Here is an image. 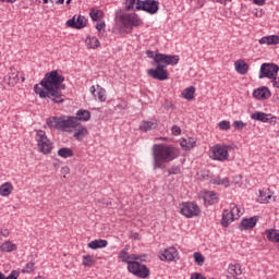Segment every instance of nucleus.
I'll return each mask as SVG.
<instances>
[{"label":"nucleus","mask_w":279,"mask_h":279,"mask_svg":"<svg viewBox=\"0 0 279 279\" xmlns=\"http://www.w3.org/2000/svg\"><path fill=\"white\" fill-rule=\"evenodd\" d=\"M4 82L8 86H16L19 82H25V74L21 73L15 68H10V73L4 76Z\"/></svg>","instance_id":"9b49d317"},{"label":"nucleus","mask_w":279,"mask_h":279,"mask_svg":"<svg viewBox=\"0 0 279 279\" xmlns=\"http://www.w3.org/2000/svg\"><path fill=\"white\" fill-rule=\"evenodd\" d=\"M158 1L156 0H144L142 1L143 12H147L148 14H156L158 12Z\"/></svg>","instance_id":"2eb2a0df"},{"label":"nucleus","mask_w":279,"mask_h":279,"mask_svg":"<svg viewBox=\"0 0 279 279\" xmlns=\"http://www.w3.org/2000/svg\"><path fill=\"white\" fill-rule=\"evenodd\" d=\"M85 45L87 49H99L100 43L99 39L95 36H87L85 39Z\"/></svg>","instance_id":"bb28decb"},{"label":"nucleus","mask_w":279,"mask_h":279,"mask_svg":"<svg viewBox=\"0 0 279 279\" xmlns=\"http://www.w3.org/2000/svg\"><path fill=\"white\" fill-rule=\"evenodd\" d=\"M89 16L92 21H101L104 17V11L93 8L89 10Z\"/></svg>","instance_id":"c9c22d12"},{"label":"nucleus","mask_w":279,"mask_h":279,"mask_svg":"<svg viewBox=\"0 0 279 279\" xmlns=\"http://www.w3.org/2000/svg\"><path fill=\"white\" fill-rule=\"evenodd\" d=\"M62 82H64V78L58 75V71H52L47 73L39 84L34 86V90L41 99L48 97L53 104H62L64 101L62 92H60V84Z\"/></svg>","instance_id":"f257e3e1"},{"label":"nucleus","mask_w":279,"mask_h":279,"mask_svg":"<svg viewBox=\"0 0 279 279\" xmlns=\"http://www.w3.org/2000/svg\"><path fill=\"white\" fill-rule=\"evenodd\" d=\"M260 197H262V202H264V204H269V199H271V195H267L264 196L263 192L259 191Z\"/></svg>","instance_id":"09e8293b"},{"label":"nucleus","mask_w":279,"mask_h":279,"mask_svg":"<svg viewBox=\"0 0 279 279\" xmlns=\"http://www.w3.org/2000/svg\"><path fill=\"white\" fill-rule=\"evenodd\" d=\"M182 97H183V99H186L187 101L193 100L195 97V87L190 86V87L185 88L182 92Z\"/></svg>","instance_id":"f704fd0d"},{"label":"nucleus","mask_w":279,"mask_h":279,"mask_svg":"<svg viewBox=\"0 0 279 279\" xmlns=\"http://www.w3.org/2000/svg\"><path fill=\"white\" fill-rule=\"evenodd\" d=\"M47 125L51 130L60 132H73L80 125L77 118L71 116L50 117L47 120Z\"/></svg>","instance_id":"20e7f679"},{"label":"nucleus","mask_w":279,"mask_h":279,"mask_svg":"<svg viewBox=\"0 0 279 279\" xmlns=\"http://www.w3.org/2000/svg\"><path fill=\"white\" fill-rule=\"evenodd\" d=\"M73 136L76 138V141H83L85 136H88V129L78 124Z\"/></svg>","instance_id":"c756f323"},{"label":"nucleus","mask_w":279,"mask_h":279,"mask_svg":"<svg viewBox=\"0 0 279 279\" xmlns=\"http://www.w3.org/2000/svg\"><path fill=\"white\" fill-rule=\"evenodd\" d=\"M279 66L275 63H263L259 70V80H276L278 77Z\"/></svg>","instance_id":"9d476101"},{"label":"nucleus","mask_w":279,"mask_h":279,"mask_svg":"<svg viewBox=\"0 0 279 279\" xmlns=\"http://www.w3.org/2000/svg\"><path fill=\"white\" fill-rule=\"evenodd\" d=\"M230 146L226 144H216L209 148V158L218 160V162H226L230 158Z\"/></svg>","instance_id":"423d86ee"},{"label":"nucleus","mask_w":279,"mask_h":279,"mask_svg":"<svg viewBox=\"0 0 279 279\" xmlns=\"http://www.w3.org/2000/svg\"><path fill=\"white\" fill-rule=\"evenodd\" d=\"M16 0H7L8 3H15Z\"/></svg>","instance_id":"680f3d73"},{"label":"nucleus","mask_w":279,"mask_h":279,"mask_svg":"<svg viewBox=\"0 0 279 279\" xmlns=\"http://www.w3.org/2000/svg\"><path fill=\"white\" fill-rule=\"evenodd\" d=\"M17 246L12 241H5L0 245V251L4 253L16 252Z\"/></svg>","instance_id":"7c9ffc66"},{"label":"nucleus","mask_w":279,"mask_h":279,"mask_svg":"<svg viewBox=\"0 0 279 279\" xmlns=\"http://www.w3.org/2000/svg\"><path fill=\"white\" fill-rule=\"evenodd\" d=\"M44 3H45V4L49 3V0H44Z\"/></svg>","instance_id":"0e129e2a"},{"label":"nucleus","mask_w":279,"mask_h":279,"mask_svg":"<svg viewBox=\"0 0 279 279\" xmlns=\"http://www.w3.org/2000/svg\"><path fill=\"white\" fill-rule=\"evenodd\" d=\"M0 279H5V275H3V272L0 271Z\"/></svg>","instance_id":"052dcab7"},{"label":"nucleus","mask_w":279,"mask_h":279,"mask_svg":"<svg viewBox=\"0 0 279 279\" xmlns=\"http://www.w3.org/2000/svg\"><path fill=\"white\" fill-rule=\"evenodd\" d=\"M146 54L148 58H153V60L156 58V54H154V51H147Z\"/></svg>","instance_id":"4d7b16f0"},{"label":"nucleus","mask_w":279,"mask_h":279,"mask_svg":"<svg viewBox=\"0 0 279 279\" xmlns=\"http://www.w3.org/2000/svg\"><path fill=\"white\" fill-rule=\"evenodd\" d=\"M12 191H14V185H12L10 182H5L0 185L1 197H9L10 195H12Z\"/></svg>","instance_id":"b1692460"},{"label":"nucleus","mask_w":279,"mask_h":279,"mask_svg":"<svg viewBox=\"0 0 279 279\" xmlns=\"http://www.w3.org/2000/svg\"><path fill=\"white\" fill-rule=\"evenodd\" d=\"M255 5H264L265 0H252Z\"/></svg>","instance_id":"6e6d98bb"},{"label":"nucleus","mask_w":279,"mask_h":279,"mask_svg":"<svg viewBox=\"0 0 279 279\" xmlns=\"http://www.w3.org/2000/svg\"><path fill=\"white\" fill-rule=\"evenodd\" d=\"M96 29H97L98 32H101V31L106 29V22L97 23V24H96Z\"/></svg>","instance_id":"8fccbe9b"},{"label":"nucleus","mask_w":279,"mask_h":279,"mask_svg":"<svg viewBox=\"0 0 279 279\" xmlns=\"http://www.w3.org/2000/svg\"><path fill=\"white\" fill-rule=\"evenodd\" d=\"M73 0H66V5H70V3L72 2Z\"/></svg>","instance_id":"e2e57ef3"},{"label":"nucleus","mask_w":279,"mask_h":279,"mask_svg":"<svg viewBox=\"0 0 279 279\" xmlns=\"http://www.w3.org/2000/svg\"><path fill=\"white\" fill-rule=\"evenodd\" d=\"M128 271L136 276L137 278H149V268L145 264L138 263V260H132L128 266Z\"/></svg>","instance_id":"1a4fd4ad"},{"label":"nucleus","mask_w":279,"mask_h":279,"mask_svg":"<svg viewBox=\"0 0 279 279\" xmlns=\"http://www.w3.org/2000/svg\"><path fill=\"white\" fill-rule=\"evenodd\" d=\"M169 175H178L181 173L180 167H172L168 170Z\"/></svg>","instance_id":"49530a36"},{"label":"nucleus","mask_w":279,"mask_h":279,"mask_svg":"<svg viewBox=\"0 0 279 279\" xmlns=\"http://www.w3.org/2000/svg\"><path fill=\"white\" fill-rule=\"evenodd\" d=\"M119 258H121L122 263H126L128 266L132 260H141V256L136 254L128 255V251H121L119 253Z\"/></svg>","instance_id":"412c9836"},{"label":"nucleus","mask_w":279,"mask_h":279,"mask_svg":"<svg viewBox=\"0 0 279 279\" xmlns=\"http://www.w3.org/2000/svg\"><path fill=\"white\" fill-rule=\"evenodd\" d=\"M215 3H220V5H227L228 3L232 2V0H214Z\"/></svg>","instance_id":"603ef678"},{"label":"nucleus","mask_w":279,"mask_h":279,"mask_svg":"<svg viewBox=\"0 0 279 279\" xmlns=\"http://www.w3.org/2000/svg\"><path fill=\"white\" fill-rule=\"evenodd\" d=\"M61 172L64 174V175H69V173L71 172V169H69V167H63L61 168Z\"/></svg>","instance_id":"5fc2aeb1"},{"label":"nucleus","mask_w":279,"mask_h":279,"mask_svg":"<svg viewBox=\"0 0 279 279\" xmlns=\"http://www.w3.org/2000/svg\"><path fill=\"white\" fill-rule=\"evenodd\" d=\"M143 5V0H125L124 8L126 12L133 11L138 12L141 11Z\"/></svg>","instance_id":"a211bd4d"},{"label":"nucleus","mask_w":279,"mask_h":279,"mask_svg":"<svg viewBox=\"0 0 279 279\" xmlns=\"http://www.w3.org/2000/svg\"><path fill=\"white\" fill-rule=\"evenodd\" d=\"M253 97L259 101H265L271 97V90L266 86L258 87L253 90Z\"/></svg>","instance_id":"4468645a"},{"label":"nucleus","mask_w":279,"mask_h":279,"mask_svg":"<svg viewBox=\"0 0 279 279\" xmlns=\"http://www.w3.org/2000/svg\"><path fill=\"white\" fill-rule=\"evenodd\" d=\"M274 99H277V101H279V90L275 94Z\"/></svg>","instance_id":"bf43d9fd"},{"label":"nucleus","mask_w":279,"mask_h":279,"mask_svg":"<svg viewBox=\"0 0 279 279\" xmlns=\"http://www.w3.org/2000/svg\"><path fill=\"white\" fill-rule=\"evenodd\" d=\"M191 279H206L202 274L199 272H194L191 275Z\"/></svg>","instance_id":"3c124183"},{"label":"nucleus","mask_w":279,"mask_h":279,"mask_svg":"<svg viewBox=\"0 0 279 279\" xmlns=\"http://www.w3.org/2000/svg\"><path fill=\"white\" fill-rule=\"evenodd\" d=\"M180 62V56L174 54H163V53H156L154 61L151 62L153 66L156 69L147 70V74L153 80H159V82H165V80H169V74L167 72V66H175Z\"/></svg>","instance_id":"f03ea898"},{"label":"nucleus","mask_w":279,"mask_h":279,"mask_svg":"<svg viewBox=\"0 0 279 279\" xmlns=\"http://www.w3.org/2000/svg\"><path fill=\"white\" fill-rule=\"evenodd\" d=\"M232 126L234 128V130H243L244 128H247V123L241 120H236L232 123Z\"/></svg>","instance_id":"37998d69"},{"label":"nucleus","mask_w":279,"mask_h":279,"mask_svg":"<svg viewBox=\"0 0 279 279\" xmlns=\"http://www.w3.org/2000/svg\"><path fill=\"white\" fill-rule=\"evenodd\" d=\"M180 214L186 219L199 217L202 209L195 202H183L179 205Z\"/></svg>","instance_id":"6e6552de"},{"label":"nucleus","mask_w":279,"mask_h":279,"mask_svg":"<svg viewBox=\"0 0 279 279\" xmlns=\"http://www.w3.org/2000/svg\"><path fill=\"white\" fill-rule=\"evenodd\" d=\"M234 68L236 73H240V75H245L247 71H250V65H247L243 60L235 61Z\"/></svg>","instance_id":"5701e85b"},{"label":"nucleus","mask_w":279,"mask_h":279,"mask_svg":"<svg viewBox=\"0 0 279 279\" xmlns=\"http://www.w3.org/2000/svg\"><path fill=\"white\" fill-rule=\"evenodd\" d=\"M256 223H258L257 217L244 218L240 222L239 230H241V232L252 230V228H256Z\"/></svg>","instance_id":"dca6fc26"},{"label":"nucleus","mask_w":279,"mask_h":279,"mask_svg":"<svg viewBox=\"0 0 279 279\" xmlns=\"http://www.w3.org/2000/svg\"><path fill=\"white\" fill-rule=\"evenodd\" d=\"M8 236H10V230L0 229V239H8Z\"/></svg>","instance_id":"de8ad7c7"},{"label":"nucleus","mask_w":279,"mask_h":279,"mask_svg":"<svg viewBox=\"0 0 279 279\" xmlns=\"http://www.w3.org/2000/svg\"><path fill=\"white\" fill-rule=\"evenodd\" d=\"M95 265V256L93 255H84L83 256V266L84 267H93Z\"/></svg>","instance_id":"ea45409f"},{"label":"nucleus","mask_w":279,"mask_h":279,"mask_svg":"<svg viewBox=\"0 0 279 279\" xmlns=\"http://www.w3.org/2000/svg\"><path fill=\"white\" fill-rule=\"evenodd\" d=\"M194 260L196 265H204V255H202V253H194Z\"/></svg>","instance_id":"c03bdc74"},{"label":"nucleus","mask_w":279,"mask_h":279,"mask_svg":"<svg viewBox=\"0 0 279 279\" xmlns=\"http://www.w3.org/2000/svg\"><path fill=\"white\" fill-rule=\"evenodd\" d=\"M265 235L270 243H279V232L276 229H267Z\"/></svg>","instance_id":"c85d7f7f"},{"label":"nucleus","mask_w":279,"mask_h":279,"mask_svg":"<svg viewBox=\"0 0 279 279\" xmlns=\"http://www.w3.org/2000/svg\"><path fill=\"white\" fill-rule=\"evenodd\" d=\"M211 184H217L218 186H230V179H228L227 177L226 178H215L211 180Z\"/></svg>","instance_id":"4c0bfd02"},{"label":"nucleus","mask_w":279,"mask_h":279,"mask_svg":"<svg viewBox=\"0 0 279 279\" xmlns=\"http://www.w3.org/2000/svg\"><path fill=\"white\" fill-rule=\"evenodd\" d=\"M272 86L275 87V88H279V77L278 76H276L275 78H272Z\"/></svg>","instance_id":"864d4df0"},{"label":"nucleus","mask_w":279,"mask_h":279,"mask_svg":"<svg viewBox=\"0 0 279 279\" xmlns=\"http://www.w3.org/2000/svg\"><path fill=\"white\" fill-rule=\"evenodd\" d=\"M56 3L57 5H62V3H64V0H57Z\"/></svg>","instance_id":"13d9d810"},{"label":"nucleus","mask_w":279,"mask_h":279,"mask_svg":"<svg viewBox=\"0 0 279 279\" xmlns=\"http://www.w3.org/2000/svg\"><path fill=\"white\" fill-rule=\"evenodd\" d=\"M156 128H158L156 121H143L140 125V130H143V132H149V130H156Z\"/></svg>","instance_id":"2f4dec72"},{"label":"nucleus","mask_w":279,"mask_h":279,"mask_svg":"<svg viewBox=\"0 0 279 279\" xmlns=\"http://www.w3.org/2000/svg\"><path fill=\"white\" fill-rule=\"evenodd\" d=\"M218 128H219V130L228 132V130H230V128H231L230 121H228V120L220 121L218 123Z\"/></svg>","instance_id":"a19ab883"},{"label":"nucleus","mask_w":279,"mask_h":279,"mask_svg":"<svg viewBox=\"0 0 279 279\" xmlns=\"http://www.w3.org/2000/svg\"><path fill=\"white\" fill-rule=\"evenodd\" d=\"M201 197L204 199L205 204H209L211 206L213 204H217V193L213 191H203L201 192Z\"/></svg>","instance_id":"6ab92c4d"},{"label":"nucleus","mask_w":279,"mask_h":279,"mask_svg":"<svg viewBox=\"0 0 279 279\" xmlns=\"http://www.w3.org/2000/svg\"><path fill=\"white\" fill-rule=\"evenodd\" d=\"M88 23V19L84 15H74L72 19L68 20L65 25L72 29H84Z\"/></svg>","instance_id":"f8f14e48"},{"label":"nucleus","mask_w":279,"mask_h":279,"mask_svg":"<svg viewBox=\"0 0 279 279\" xmlns=\"http://www.w3.org/2000/svg\"><path fill=\"white\" fill-rule=\"evenodd\" d=\"M171 132L173 136H180L182 134V129H180L178 125H173L171 128Z\"/></svg>","instance_id":"a18cd8bd"},{"label":"nucleus","mask_w":279,"mask_h":279,"mask_svg":"<svg viewBox=\"0 0 279 279\" xmlns=\"http://www.w3.org/2000/svg\"><path fill=\"white\" fill-rule=\"evenodd\" d=\"M271 114L257 111L251 116L254 121H262V123H269Z\"/></svg>","instance_id":"cd10ccee"},{"label":"nucleus","mask_w":279,"mask_h":279,"mask_svg":"<svg viewBox=\"0 0 279 279\" xmlns=\"http://www.w3.org/2000/svg\"><path fill=\"white\" fill-rule=\"evenodd\" d=\"M229 211H231L232 216L235 218V219H239V217H241V215H243L244 210L243 208L236 206V204L232 203L230 205V209Z\"/></svg>","instance_id":"e433bc0d"},{"label":"nucleus","mask_w":279,"mask_h":279,"mask_svg":"<svg viewBox=\"0 0 279 279\" xmlns=\"http://www.w3.org/2000/svg\"><path fill=\"white\" fill-rule=\"evenodd\" d=\"M75 119H77L78 123L80 121H90V111L81 109L76 112Z\"/></svg>","instance_id":"473e14b6"},{"label":"nucleus","mask_w":279,"mask_h":279,"mask_svg":"<svg viewBox=\"0 0 279 279\" xmlns=\"http://www.w3.org/2000/svg\"><path fill=\"white\" fill-rule=\"evenodd\" d=\"M118 21L125 29H133V27H141L143 20L136 13H122L118 16Z\"/></svg>","instance_id":"0eeeda50"},{"label":"nucleus","mask_w":279,"mask_h":279,"mask_svg":"<svg viewBox=\"0 0 279 279\" xmlns=\"http://www.w3.org/2000/svg\"><path fill=\"white\" fill-rule=\"evenodd\" d=\"M178 248L168 247L162 253L159 254L160 260H168L169 263L178 260Z\"/></svg>","instance_id":"ddd939ff"},{"label":"nucleus","mask_w":279,"mask_h":279,"mask_svg":"<svg viewBox=\"0 0 279 279\" xmlns=\"http://www.w3.org/2000/svg\"><path fill=\"white\" fill-rule=\"evenodd\" d=\"M228 274L231 276V278H236V276H241L243 274V270L241 269L240 264H230L228 267Z\"/></svg>","instance_id":"a878e982"},{"label":"nucleus","mask_w":279,"mask_h":279,"mask_svg":"<svg viewBox=\"0 0 279 279\" xmlns=\"http://www.w3.org/2000/svg\"><path fill=\"white\" fill-rule=\"evenodd\" d=\"M258 43L259 45H268V46L279 45V36L278 35L264 36L258 40Z\"/></svg>","instance_id":"aec40b11"},{"label":"nucleus","mask_w":279,"mask_h":279,"mask_svg":"<svg viewBox=\"0 0 279 279\" xmlns=\"http://www.w3.org/2000/svg\"><path fill=\"white\" fill-rule=\"evenodd\" d=\"M92 95H94L95 99H98V101H106V89L104 87H101L100 85H93L89 88Z\"/></svg>","instance_id":"f3484780"},{"label":"nucleus","mask_w":279,"mask_h":279,"mask_svg":"<svg viewBox=\"0 0 279 279\" xmlns=\"http://www.w3.org/2000/svg\"><path fill=\"white\" fill-rule=\"evenodd\" d=\"M87 247H89V250H101L108 247V242L101 239L94 240L87 244Z\"/></svg>","instance_id":"393cba45"},{"label":"nucleus","mask_w":279,"mask_h":279,"mask_svg":"<svg viewBox=\"0 0 279 279\" xmlns=\"http://www.w3.org/2000/svg\"><path fill=\"white\" fill-rule=\"evenodd\" d=\"M234 216L232 215V211L230 209H226L222 213V220H221V226H223V228H228L230 226V223H232V221H234Z\"/></svg>","instance_id":"4be33fe9"},{"label":"nucleus","mask_w":279,"mask_h":279,"mask_svg":"<svg viewBox=\"0 0 279 279\" xmlns=\"http://www.w3.org/2000/svg\"><path fill=\"white\" fill-rule=\"evenodd\" d=\"M58 156L60 158H73L74 153H73V149L71 148H60L58 150Z\"/></svg>","instance_id":"58836bf2"},{"label":"nucleus","mask_w":279,"mask_h":279,"mask_svg":"<svg viewBox=\"0 0 279 279\" xmlns=\"http://www.w3.org/2000/svg\"><path fill=\"white\" fill-rule=\"evenodd\" d=\"M196 144L197 142L193 137H186L181 141V147H183V149H193Z\"/></svg>","instance_id":"72a5a7b5"},{"label":"nucleus","mask_w":279,"mask_h":279,"mask_svg":"<svg viewBox=\"0 0 279 279\" xmlns=\"http://www.w3.org/2000/svg\"><path fill=\"white\" fill-rule=\"evenodd\" d=\"M180 149L167 144L153 146L154 169H165V162H171L179 158Z\"/></svg>","instance_id":"7ed1b4c3"},{"label":"nucleus","mask_w":279,"mask_h":279,"mask_svg":"<svg viewBox=\"0 0 279 279\" xmlns=\"http://www.w3.org/2000/svg\"><path fill=\"white\" fill-rule=\"evenodd\" d=\"M36 269V266L34 263L29 262L25 265V267L22 269L23 274H32Z\"/></svg>","instance_id":"79ce46f5"},{"label":"nucleus","mask_w":279,"mask_h":279,"mask_svg":"<svg viewBox=\"0 0 279 279\" xmlns=\"http://www.w3.org/2000/svg\"><path fill=\"white\" fill-rule=\"evenodd\" d=\"M35 141L37 143V148L40 154L48 156L53 151V142L47 137V133L43 130L36 132Z\"/></svg>","instance_id":"39448f33"}]
</instances>
